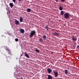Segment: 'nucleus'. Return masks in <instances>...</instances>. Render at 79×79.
I'll use <instances>...</instances> for the list:
<instances>
[{
    "mask_svg": "<svg viewBox=\"0 0 79 79\" xmlns=\"http://www.w3.org/2000/svg\"><path fill=\"white\" fill-rule=\"evenodd\" d=\"M36 34V32L34 30L31 31L30 35V37H32Z\"/></svg>",
    "mask_w": 79,
    "mask_h": 79,
    "instance_id": "f257e3e1",
    "label": "nucleus"
},
{
    "mask_svg": "<svg viewBox=\"0 0 79 79\" xmlns=\"http://www.w3.org/2000/svg\"><path fill=\"white\" fill-rule=\"evenodd\" d=\"M64 17L65 19H69V14L68 13H65L64 15Z\"/></svg>",
    "mask_w": 79,
    "mask_h": 79,
    "instance_id": "f03ea898",
    "label": "nucleus"
},
{
    "mask_svg": "<svg viewBox=\"0 0 79 79\" xmlns=\"http://www.w3.org/2000/svg\"><path fill=\"white\" fill-rule=\"evenodd\" d=\"M53 73L54 74L55 77H58V73L57 72L56 70H53Z\"/></svg>",
    "mask_w": 79,
    "mask_h": 79,
    "instance_id": "7ed1b4c3",
    "label": "nucleus"
},
{
    "mask_svg": "<svg viewBox=\"0 0 79 79\" xmlns=\"http://www.w3.org/2000/svg\"><path fill=\"white\" fill-rule=\"evenodd\" d=\"M15 23L16 25H18L19 24V21L16 20V19H15Z\"/></svg>",
    "mask_w": 79,
    "mask_h": 79,
    "instance_id": "20e7f679",
    "label": "nucleus"
},
{
    "mask_svg": "<svg viewBox=\"0 0 79 79\" xmlns=\"http://www.w3.org/2000/svg\"><path fill=\"white\" fill-rule=\"evenodd\" d=\"M72 39L73 42L77 41V38L74 36H73L72 37Z\"/></svg>",
    "mask_w": 79,
    "mask_h": 79,
    "instance_id": "39448f33",
    "label": "nucleus"
},
{
    "mask_svg": "<svg viewBox=\"0 0 79 79\" xmlns=\"http://www.w3.org/2000/svg\"><path fill=\"white\" fill-rule=\"evenodd\" d=\"M47 71H48V73H52V70L50 69L49 68L47 69Z\"/></svg>",
    "mask_w": 79,
    "mask_h": 79,
    "instance_id": "423d86ee",
    "label": "nucleus"
},
{
    "mask_svg": "<svg viewBox=\"0 0 79 79\" xmlns=\"http://www.w3.org/2000/svg\"><path fill=\"white\" fill-rule=\"evenodd\" d=\"M48 79H53L52 77L50 75H48Z\"/></svg>",
    "mask_w": 79,
    "mask_h": 79,
    "instance_id": "0eeeda50",
    "label": "nucleus"
},
{
    "mask_svg": "<svg viewBox=\"0 0 79 79\" xmlns=\"http://www.w3.org/2000/svg\"><path fill=\"white\" fill-rule=\"evenodd\" d=\"M9 5L11 8H13V4L12 3H10L9 4Z\"/></svg>",
    "mask_w": 79,
    "mask_h": 79,
    "instance_id": "6e6552de",
    "label": "nucleus"
},
{
    "mask_svg": "<svg viewBox=\"0 0 79 79\" xmlns=\"http://www.w3.org/2000/svg\"><path fill=\"white\" fill-rule=\"evenodd\" d=\"M20 32H21V33H24L25 31L24 29H21L20 30Z\"/></svg>",
    "mask_w": 79,
    "mask_h": 79,
    "instance_id": "1a4fd4ad",
    "label": "nucleus"
},
{
    "mask_svg": "<svg viewBox=\"0 0 79 79\" xmlns=\"http://www.w3.org/2000/svg\"><path fill=\"white\" fill-rule=\"evenodd\" d=\"M39 42H40L41 43H42L43 42V39L42 38H40L39 40Z\"/></svg>",
    "mask_w": 79,
    "mask_h": 79,
    "instance_id": "9d476101",
    "label": "nucleus"
},
{
    "mask_svg": "<svg viewBox=\"0 0 79 79\" xmlns=\"http://www.w3.org/2000/svg\"><path fill=\"white\" fill-rule=\"evenodd\" d=\"M43 39L45 40V39H47V36L45 35H44L43 36Z\"/></svg>",
    "mask_w": 79,
    "mask_h": 79,
    "instance_id": "9b49d317",
    "label": "nucleus"
},
{
    "mask_svg": "<svg viewBox=\"0 0 79 79\" xmlns=\"http://www.w3.org/2000/svg\"><path fill=\"white\" fill-rule=\"evenodd\" d=\"M48 27V25H46V26L45 27V29L47 31H48V29H49Z\"/></svg>",
    "mask_w": 79,
    "mask_h": 79,
    "instance_id": "f8f14e48",
    "label": "nucleus"
},
{
    "mask_svg": "<svg viewBox=\"0 0 79 79\" xmlns=\"http://www.w3.org/2000/svg\"><path fill=\"white\" fill-rule=\"evenodd\" d=\"M54 34L55 35H56L57 36H58V35H59V33H57V32H55L54 33Z\"/></svg>",
    "mask_w": 79,
    "mask_h": 79,
    "instance_id": "ddd939ff",
    "label": "nucleus"
},
{
    "mask_svg": "<svg viewBox=\"0 0 79 79\" xmlns=\"http://www.w3.org/2000/svg\"><path fill=\"white\" fill-rule=\"evenodd\" d=\"M23 18H22V17H20V23H21L22 22H23Z\"/></svg>",
    "mask_w": 79,
    "mask_h": 79,
    "instance_id": "4468645a",
    "label": "nucleus"
},
{
    "mask_svg": "<svg viewBox=\"0 0 79 79\" xmlns=\"http://www.w3.org/2000/svg\"><path fill=\"white\" fill-rule=\"evenodd\" d=\"M25 56H26V57H27V58H29V56L27 54H25Z\"/></svg>",
    "mask_w": 79,
    "mask_h": 79,
    "instance_id": "2eb2a0df",
    "label": "nucleus"
},
{
    "mask_svg": "<svg viewBox=\"0 0 79 79\" xmlns=\"http://www.w3.org/2000/svg\"><path fill=\"white\" fill-rule=\"evenodd\" d=\"M60 14V15H64V11H61Z\"/></svg>",
    "mask_w": 79,
    "mask_h": 79,
    "instance_id": "dca6fc26",
    "label": "nucleus"
},
{
    "mask_svg": "<svg viewBox=\"0 0 79 79\" xmlns=\"http://www.w3.org/2000/svg\"><path fill=\"white\" fill-rule=\"evenodd\" d=\"M27 12H30L31 11V9L30 8H27Z\"/></svg>",
    "mask_w": 79,
    "mask_h": 79,
    "instance_id": "f3484780",
    "label": "nucleus"
},
{
    "mask_svg": "<svg viewBox=\"0 0 79 79\" xmlns=\"http://www.w3.org/2000/svg\"><path fill=\"white\" fill-rule=\"evenodd\" d=\"M65 74H67L68 73V70L66 69L65 70Z\"/></svg>",
    "mask_w": 79,
    "mask_h": 79,
    "instance_id": "a211bd4d",
    "label": "nucleus"
},
{
    "mask_svg": "<svg viewBox=\"0 0 79 79\" xmlns=\"http://www.w3.org/2000/svg\"><path fill=\"white\" fill-rule=\"evenodd\" d=\"M59 9L60 10H63V8H62V7H61V6H60L59 7Z\"/></svg>",
    "mask_w": 79,
    "mask_h": 79,
    "instance_id": "6ab92c4d",
    "label": "nucleus"
},
{
    "mask_svg": "<svg viewBox=\"0 0 79 79\" xmlns=\"http://www.w3.org/2000/svg\"><path fill=\"white\" fill-rule=\"evenodd\" d=\"M8 53L9 54H10V55H11V52H10V50H8Z\"/></svg>",
    "mask_w": 79,
    "mask_h": 79,
    "instance_id": "aec40b11",
    "label": "nucleus"
},
{
    "mask_svg": "<svg viewBox=\"0 0 79 79\" xmlns=\"http://www.w3.org/2000/svg\"><path fill=\"white\" fill-rule=\"evenodd\" d=\"M35 51H36V52L37 53H38V52H40V50H39L35 49Z\"/></svg>",
    "mask_w": 79,
    "mask_h": 79,
    "instance_id": "412c9836",
    "label": "nucleus"
},
{
    "mask_svg": "<svg viewBox=\"0 0 79 79\" xmlns=\"http://www.w3.org/2000/svg\"><path fill=\"white\" fill-rule=\"evenodd\" d=\"M15 41L16 42H18V39H17V38H16L15 39Z\"/></svg>",
    "mask_w": 79,
    "mask_h": 79,
    "instance_id": "4be33fe9",
    "label": "nucleus"
},
{
    "mask_svg": "<svg viewBox=\"0 0 79 79\" xmlns=\"http://www.w3.org/2000/svg\"><path fill=\"white\" fill-rule=\"evenodd\" d=\"M13 1L14 3H15V2H16V0H13Z\"/></svg>",
    "mask_w": 79,
    "mask_h": 79,
    "instance_id": "5701e85b",
    "label": "nucleus"
},
{
    "mask_svg": "<svg viewBox=\"0 0 79 79\" xmlns=\"http://www.w3.org/2000/svg\"><path fill=\"white\" fill-rule=\"evenodd\" d=\"M62 2H65V0H61Z\"/></svg>",
    "mask_w": 79,
    "mask_h": 79,
    "instance_id": "b1692460",
    "label": "nucleus"
},
{
    "mask_svg": "<svg viewBox=\"0 0 79 79\" xmlns=\"http://www.w3.org/2000/svg\"><path fill=\"white\" fill-rule=\"evenodd\" d=\"M19 1L20 2H21V0H19Z\"/></svg>",
    "mask_w": 79,
    "mask_h": 79,
    "instance_id": "393cba45",
    "label": "nucleus"
},
{
    "mask_svg": "<svg viewBox=\"0 0 79 79\" xmlns=\"http://www.w3.org/2000/svg\"><path fill=\"white\" fill-rule=\"evenodd\" d=\"M23 56V53H22V54H21V55H20V56Z\"/></svg>",
    "mask_w": 79,
    "mask_h": 79,
    "instance_id": "a878e982",
    "label": "nucleus"
},
{
    "mask_svg": "<svg viewBox=\"0 0 79 79\" xmlns=\"http://www.w3.org/2000/svg\"><path fill=\"white\" fill-rule=\"evenodd\" d=\"M9 10V13H10V10Z\"/></svg>",
    "mask_w": 79,
    "mask_h": 79,
    "instance_id": "bb28decb",
    "label": "nucleus"
},
{
    "mask_svg": "<svg viewBox=\"0 0 79 79\" xmlns=\"http://www.w3.org/2000/svg\"><path fill=\"white\" fill-rule=\"evenodd\" d=\"M56 0V2H57L58 1V0Z\"/></svg>",
    "mask_w": 79,
    "mask_h": 79,
    "instance_id": "cd10ccee",
    "label": "nucleus"
},
{
    "mask_svg": "<svg viewBox=\"0 0 79 79\" xmlns=\"http://www.w3.org/2000/svg\"><path fill=\"white\" fill-rule=\"evenodd\" d=\"M77 48H79V46H77Z\"/></svg>",
    "mask_w": 79,
    "mask_h": 79,
    "instance_id": "c85d7f7f",
    "label": "nucleus"
},
{
    "mask_svg": "<svg viewBox=\"0 0 79 79\" xmlns=\"http://www.w3.org/2000/svg\"><path fill=\"white\" fill-rule=\"evenodd\" d=\"M23 79V77H21V79Z\"/></svg>",
    "mask_w": 79,
    "mask_h": 79,
    "instance_id": "c756f323",
    "label": "nucleus"
}]
</instances>
